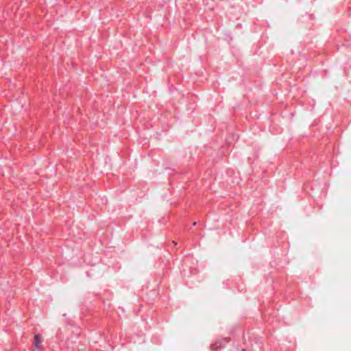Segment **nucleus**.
Here are the masks:
<instances>
[{"label": "nucleus", "mask_w": 351, "mask_h": 351, "mask_svg": "<svg viewBox=\"0 0 351 351\" xmlns=\"http://www.w3.org/2000/svg\"><path fill=\"white\" fill-rule=\"evenodd\" d=\"M42 343L41 337L40 335H36L34 336V346L36 348H40Z\"/></svg>", "instance_id": "nucleus-1"}, {"label": "nucleus", "mask_w": 351, "mask_h": 351, "mask_svg": "<svg viewBox=\"0 0 351 351\" xmlns=\"http://www.w3.org/2000/svg\"><path fill=\"white\" fill-rule=\"evenodd\" d=\"M243 351H245V350H243Z\"/></svg>", "instance_id": "nucleus-2"}]
</instances>
